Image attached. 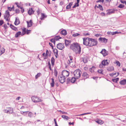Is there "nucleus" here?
<instances>
[{
	"mask_svg": "<svg viewBox=\"0 0 126 126\" xmlns=\"http://www.w3.org/2000/svg\"><path fill=\"white\" fill-rule=\"evenodd\" d=\"M70 48L75 52L76 54H80L81 51V48L79 44L77 43H74L71 45Z\"/></svg>",
	"mask_w": 126,
	"mask_h": 126,
	"instance_id": "1",
	"label": "nucleus"
},
{
	"mask_svg": "<svg viewBox=\"0 0 126 126\" xmlns=\"http://www.w3.org/2000/svg\"><path fill=\"white\" fill-rule=\"evenodd\" d=\"M89 39L90 40L89 46L92 47L96 46L97 45L98 42L96 39L91 38H89Z\"/></svg>",
	"mask_w": 126,
	"mask_h": 126,
	"instance_id": "2",
	"label": "nucleus"
},
{
	"mask_svg": "<svg viewBox=\"0 0 126 126\" xmlns=\"http://www.w3.org/2000/svg\"><path fill=\"white\" fill-rule=\"evenodd\" d=\"M81 73V72L79 69H77L75 70L74 72L75 78L77 79L79 78L80 77Z\"/></svg>",
	"mask_w": 126,
	"mask_h": 126,
	"instance_id": "3",
	"label": "nucleus"
},
{
	"mask_svg": "<svg viewBox=\"0 0 126 126\" xmlns=\"http://www.w3.org/2000/svg\"><path fill=\"white\" fill-rule=\"evenodd\" d=\"M109 61L107 60H103L101 62V63L99 65V67L100 68H102L103 65L105 66L108 65L109 63Z\"/></svg>",
	"mask_w": 126,
	"mask_h": 126,
	"instance_id": "4",
	"label": "nucleus"
},
{
	"mask_svg": "<svg viewBox=\"0 0 126 126\" xmlns=\"http://www.w3.org/2000/svg\"><path fill=\"white\" fill-rule=\"evenodd\" d=\"M32 99L33 102H41L42 100L38 97L36 96H33L32 97Z\"/></svg>",
	"mask_w": 126,
	"mask_h": 126,
	"instance_id": "5",
	"label": "nucleus"
},
{
	"mask_svg": "<svg viewBox=\"0 0 126 126\" xmlns=\"http://www.w3.org/2000/svg\"><path fill=\"white\" fill-rule=\"evenodd\" d=\"M89 38H83V44L86 46H89Z\"/></svg>",
	"mask_w": 126,
	"mask_h": 126,
	"instance_id": "6",
	"label": "nucleus"
},
{
	"mask_svg": "<svg viewBox=\"0 0 126 126\" xmlns=\"http://www.w3.org/2000/svg\"><path fill=\"white\" fill-rule=\"evenodd\" d=\"M69 73L68 71L66 70H64L62 73V75L64 77H67L69 76Z\"/></svg>",
	"mask_w": 126,
	"mask_h": 126,
	"instance_id": "7",
	"label": "nucleus"
},
{
	"mask_svg": "<svg viewBox=\"0 0 126 126\" xmlns=\"http://www.w3.org/2000/svg\"><path fill=\"white\" fill-rule=\"evenodd\" d=\"M57 47L58 49L61 50H63L64 47L63 44L60 43L57 44Z\"/></svg>",
	"mask_w": 126,
	"mask_h": 126,
	"instance_id": "8",
	"label": "nucleus"
},
{
	"mask_svg": "<svg viewBox=\"0 0 126 126\" xmlns=\"http://www.w3.org/2000/svg\"><path fill=\"white\" fill-rule=\"evenodd\" d=\"M59 79L60 82L62 83H63L65 81V77L62 75L59 77Z\"/></svg>",
	"mask_w": 126,
	"mask_h": 126,
	"instance_id": "9",
	"label": "nucleus"
},
{
	"mask_svg": "<svg viewBox=\"0 0 126 126\" xmlns=\"http://www.w3.org/2000/svg\"><path fill=\"white\" fill-rule=\"evenodd\" d=\"M67 63L68 65H69L70 66L72 67H74L75 66V63L73 61L70 62L69 60L67 62Z\"/></svg>",
	"mask_w": 126,
	"mask_h": 126,
	"instance_id": "10",
	"label": "nucleus"
},
{
	"mask_svg": "<svg viewBox=\"0 0 126 126\" xmlns=\"http://www.w3.org/2000/svg\"><path fill=\"white\" fill-rule=\"evenodd\" d=\"M99 41H100L102 43H106L107 42V39L105 38L100 37L98 39Z\"/></svg>",
	"mask_w": 126,
	"mask_h": 126,
	"instance_id": "11",
	"label": "nucleus"
},
{
	"mask_svg": "<svg viewBox=\"0 0 126 126\" xmlns=\"http://www.w3.org/2000/svg\"><path fill=\"white\" fill-rule=\"evenodd\" d=\"M82 76L83 79H85L88 77L89 75L87 74V73L84 72L82 74Z\"/></svg>",
	"mask_w": 126,
	"mask_h": 126,
	"instance_id": "12",
	"label": "nucleus"
},
{
	"mask_svg": "<svg viewBox=\"0 0 126 126\" xmlns=\"http://www.w3.org/2000/svg\"><path fill=\"white\" fill-rule=\"evenodd\" d=\"M100 53L103 54L104 56H105L108 54L107 52L106 51V50L105 49H102L100 52Z\"/></svg>",
	"mask_w": 126,
	"mask_h": 126,
	"instance_id": "13",
	"label": "nucleus"
},
{
	"mask_svg": "<svg viewBox=\"0 0 126 126\" xmlns=\"http://www.w3.org/2000/svg\"><path fill=\"white\" fill-rule=\"evenodd\" d=\"M28 112V111H25L23 112V113H28V116L30 118L32 117L33 115V113L31 112Z\"/></svg>",
	"mask_w": 126,
	"mask_h": 126,
	"instance_id": "14",
	"label": "nucleus"
},
{
	"mask_svg": "<svg viewBox=\"0 0 126 126\" xmlns=\"http://www.w3.org/2000/svg\"><path fill=\"white\" fill-rule=\"evenodd\" d=\"M115 10L113 9H110L108 10L107 12V14L110 15L114 13Z\"/></svg>",
	"mask_w": 126,
	"mask_h": 126,
	"instance_id": "15",
	"label": "nucleus"
},
{
	"mask_svg": "<svg viewBox=\"0 0 126 126\" xmlns=\"http://www.w3.org/2000/svg\"><path fill=\"white\" fill-rule=\"evenodd\" d=\"M27 27H31L32 25V20H30V21L29 22L28 21H27Z\"/></svg>",
	"mask_w": 126,
	"mask_h": 126,
	"instance_id": "16",
	"label": "nucleus"
},
{
	"mask_svg": "<svg viewBox=\"0 0 126 126\" xmlns=\"http://www.w3.org/2000/svg\"><path fill=\"white\" fill-rule=\"evenodd\" d=\"M4 112H6L7 113H8L9 114H11L13 112V110L12 109H11V108H9L8 109V110L6 111V110H4Z\"/></svg>",
	"mask_w": 126,
	"mask_h": 126,
	"instance_id": "17",
	"label": "nucleus"
},
{
	"mask_svg": "<svg viewBox=\"0 0 126 126\" xmlns=\"http://www.w3.org/2000/svg\"><path fill=\"white\" fill-rule=\"evenodd\" d=\"M60 33L62 35L65 36L67 34V32L65 30H63L61 31Z\"/></svg>",
	"mask_w": 126,
	"mask_h": 126,
	"instance_id": "18",
	"label": "nucleus"
},
{
	"mask_svg": "<svg viewBox=\"0 0 126 126\" xmlns=\"http://www.w3.org/2000/svg\"><path fill=\"white\" fill-rule=\"evenodd\" d=\"M34 12V11H33L32 8H30L28 11V13L29 15H31Z\"/></svg>",
	"mask_w": 126,
	"mask_h": 126,
	"instance_id": "19",
	"label": "nucleus"
},
{
	"mask_svg": "<svg viewBox=\"0 0 126 126\" xmlns=\"http://www.w3.org/2000/svg\"><path fill=\"white\" fill-rule=\"evenodd\" d=\"M20 23V22L19 19H17V18L16 17L15 21L14 23L15 25H17L19 24Z\"/></svg>",
	"mask_w": 126,
	"mask_h": 126,
	"instance_id": "20",
	"label": "nucleus"
},
{
	"mask_svg": "<svg viewBox=\"0 0 126 126\" xmlns=\"http://www.w3.org/2000/svg\"><path fill=\"white\" fill-rule=\"evenodd\" d=\"M5 14H6L4 16V18L9 17L10 15L9 12L8 10H7L6 11Z\"/></svg>",
	"mask_w": 126,
	"mask_h": 126,
	"instance_id": "21",
	"label": "nucleus"
},
{
	"mask_svg": "<svg viewBox=\"0 0 126 126\" xmlns=\"http://www.w3.org/2000/svg\"><path fill=\"white\" fill-rule=\"evenodd\" d=\"M122 85H124L126 83V79H124L120 81L119 82Z\"/></svg>",
	"mask_w": 126,
	"mask_h": 126,
	"instance_id": "22",
	"label": "nucleus"
},
{
	"mask_svg": "<svg viewBox=\"0 0 126 126\" xmlns=\"http://www.w3.org/2000/svg\"><path fill=\"white\" fill-rule=\"evenodd\" d=\"M65 46L67 47L69 45L70 43L71 42L70 41L68 40H65Z\"/></svg>",
	"mask_w": 126,
	"mask_h": 126,
	"instance_id": "23",
	"label": "nucleus"
},
{
	"mask_svg": "<svg viewBox=\"0 0 126 126\" xmlns=\"http://www.w3.org/2000/svg\"><path fill=\"white\" fill-rule=\"evenodd\" d=\"M95 69V67L94 66H93L91 68L89 69V71L92 73L94 72V70Z\"/></svg>",
	"mask_w": 126,
	"mask_h": 126,
	"instance_id": "24",
	"label": "nucleus"
},
{
	"mask_svg": "<svg viewBox=\"0 0 126 126\" xmlns=\"http://www.w3.org/2000/svg\"><path fill=\"white\" fill-rule=\"evenodd\" d=\"M55 60L53 57H52L51 59V65L52 66H53L54 64Z\"/></svg>",
	"mask_w": 126,
	"mask_h": 126,
	"instance_id": "25",
	"label": "nucleus"
},
{
	"mask_svg": "<svg viewBox=\"0 0 126 126\" xmlns=\"http://www.w3.org/2000/svg\"><path fill=\"white\" fill-rule=\"evenodd\" d=\"M10 26L11 28L13 30L15 31L17 30V28L16 27L12 25V24H11L10 25Z\"/></svg>",
	"mask_w": 126,
	"mask_h": 126,
	"instance_id": "26",
	"label": "nucleus"
},
{
	"mask_svg": "<svg viewBox=\"0 0 126 126\" xmlns=\"http://www.w3.org/2000/svg\"><path fill=\"white\" fill-rule=\"evenodd\" d=\"M21 34V32H18L15 34V36L16 38H17L18 37L19 35Z\"/></svg>",
	"mask_w": 126,
	"mask_h": 126,
	"instance_id": "27",
	"label": "nucleus"
},
{
	"mask_svg": "<svg viewBox=\"0 0 126 126\" xmlns=\"http://www.w3.org/2000/svg\"><path fill=\"white\" fill-rule=\"evenodd\" d=\"M114 69L113 67L111 66L108 67L107 69V70L108 71H111Z\"/></svg>",
	"mask_w": 126,
	"mask_h": 126,
	"instance_id": "28",
	"label": "nucleus"
},
{
	"mask_svg": "<svg viewBox=\"0 0 126 126\" xmlns=\"http://www.w3.org/2000/svg\"><path fill=\"white\" fill-rule=\"evenodd\" d=\"M51 79L52 80V81L50 83L51 86L52 87H53L54 86V79L53 78H52Z\"/></svg>",
	"mask_w": 126,
	"mask_h": 126,
	"instance_id": "29",
	"label": "nucleus"
},
{
	"mask_svg": "<svg viewBox=\"0 0 126 126\" xmlns=\"http://www.w3.org/2000/svg\"><path fill=\"white\" fill-rule=\"evenodd\" d=\"M76 79L75 77H72L71 78V82L72 83H74Z\"/></svg>",
	"mask_w": 126,
	"mask_h": 126,
	"instance_id": "30",
	"label": "nucleus"
},
{
	"mask_svg": "<svg viewBox=\"0 0 126 126\" xmlns=\"http://www.w3.org/2000/svg\"><path fill=\"white\" fill-rule=\"evenodd\" d=\"M62 117L64 119L66 120H67L69 118L68 117L65 115H62Z\"/></svg>",
	"mask_w": 126,
	"mask_h": 126,
	"instance_id": "31",
	"label": "nucleus"
},
{
	"mask_svg": "<svg viewBox=\"0 0 126 126\" xmlns=\"http://www.w3.org/2000/svg\"><path fill=\"white\" fill-rule=\"evenodd\" d=\"M103 70L102 69H99L97 71V72L102 75H103Z\"/></svg>",
	"mask_w": 126,
	"mask_h": 126,
	"instance_id": "32",
	"label": "nucleus"
},
{
	"mask_svg": "<svg viewBox=\"0 0 126 126\" xmlns=\"http://www.w3.org/2000/svg\"><path fill=\"white\" fill-rule=\"evenodd\" d=\"M96 122L97 123L100 124H102L103 123V122L100 120H97Z\"/></svg>",
	"mask_w": 126,
	"mask_h": 126,
	"instance_id": "33",
	"label": "nucleus"
},
{
	"mask_svg": "<svg viewBox=\"0 0 126 126\" xmlns=\"http://www.w3.org/2000/svg\"><path fill=\"white\" fill-rule=\"evenodd\" d=\"M81 59L85 63H86L87 62V60L86 58H81Z\"/></svg>",
	"mask_w": 126,
	"mask_h": 126,
	"instance_id": "34",
	"label": "nucleus"
},
{
	"mask_svg": "<svg viewBox=\"0 0 126 126\" xmlns=\"http://www.w3.org/2000/svg\"><path fill=\"white\" fill-rule=\"evenodd\" d=\"M61 38V37H60V36H55L54 38V39L56 41L58 40L59 39H60Z\"/></svg>",
	"mask_w": 126,
	"mask_h": 126,
	"instance_id": "35",
	"label": "nucleus"
},
{
	"mask_svg": "<svg viewBox=\"0 0 126 126\" xmlns=\"http://www.w3.org/2000/svg\"><path fill=\"white\" fill-rule=\"evenodd\" d=\"M119 79L118 78H117L116 79H112V81L116 83L118 81Z\"/></svg>",
	"mask_w": 126,
	"mask_h": 126,
	"instance_id": "36",
	"label": "nucleus"
},
{
	"mask_svg": "<svg viewBox=\"0 0 126 126\" xmlns=\"http://www.w3.org/2000/svg\"><path fill=\"white\" fill-rule=\"evenodd\" d=\"M97 8H99L101 11H103V9L102 6L101 5L99 4L98 5V6H97Z\"/></svg>",
	"mask_w": 126,
	"mask_h": 126,
	"instance_id": "37",
	"label": "nucleus"
},
{
	"mask_svg": "<svg viewBox=\"0 0 126 126\" xmlns=\"http://www.w3.org/2000/svg\"><path fill=\"white\" fill-rule=\"evenodd\" d=\"M41 17V20L43 19L46 17V16H45V14L43 13H42Z\"/></svg>",
	"mask_w": 126,
	"mask_h": 126,
	"instance_id": "38",
	"label": "nucleus"
},
{
	"mask_svg": "<svg viewBox=\"0 0 126 126\" xmlns=\"http://www.w3.org/2000/svg\"><path fill=\"white\" fill-rule=\"evenodd\" d=\"M54 75L56 77H57L58 74V72L57 70L56 69H55L54 71Z\"/></svg>",
	"mask_w": 126,
	"mask_h": 126,
	"instance_id": "39",
	"label": "nucleus"
},
{
	"mask_svg": "<svg viewBox=\"0 0 126 126\" xmlns=\"http://www.w3.org/2000/svg\"><path fill=\"white\" fill-rule=\"evenodd\" d=\"M41 74L40 73H38L35 76V79H37L38 78V77L41 75Z\"/></svg>",
	"mask_w": 126,
	"mask_h": 126,
	"instance_id": "40",
	"label": "nucleus"
},
{
	"mask_svg": "<svg viewBox=\"0 0 126 126\" xmlns=\"http://www.w3.org/2000/svg\"><path fill=\"white\" fill-rule=\"evenodd\" d=\"M80 35V34L78 33H76L73 34H72V36L74 37H75L77 36H78Z\"/></svg>",
	"mask_w": 126,
	"mask_h": 126,
	"instance_id": "41",
	"label": "nucleus"
},
{
	"mask_svg": "<svg viewBox=\"0 0 126 126\" xmlns=\"http://www.w3.org/2000/svg\"><path fill=\"white\" fill-rule=\"evenodd\" d=\"M53 52L54 54H58V50L56 49H54L53 50Z\"/></svg>",
	"mask_w": 126,
	"mask_h": 126,
	"instance_id": "42",
	"label": "nucleus"
},
{
	"mask_svg": "<svg viewBox=\"0 0 126 126\" xmlns=\"http://www.w3.org/2000/svg\"><path fill=\"white\" fill-rule=\"evenodd\" d=\"M71 78H69L67 79V83H69V82H71Z\"/></svg>",
	"mask_w": 126,
	"mask_h": 126,
	"instance_id": "43",
	"label": "nucleus"
},
{
	"mask_svg": "<svg viewBox=\"0 0 126 126\" xmlns=\"http://www.w3.org/2000/svg\"><path fill=\"white\" fill-rule=\"evenodd\" d=\"M55 40L54 39H51L50 41L52 43H53V44L55 45Z\"/></svg>",
	"mask_w": 126,
	"mask_h": 126,
	"instance_id": "44",
	"label": "nucleus"
},
{
	"mask_svg": "<svg viewBox=\"0 0 126 126\" xmlns=\"http://www.w3.org/2000/svg\"><path fill=\"white\" fill-rule=\"evenodd\" d=\"M73 58L71 56H70L68 59V61L69 60L70 61V62L72 61L73 60Z\"/></svg>",
	"mask_w": 126,
	"mask_h": 126,
	"instance_id": "45",
	"label": "nucleus"
},
{
	"mask_svg": "<svg viewBox=\"0 0 126 126\" xmlns=\"http://www.w3.org/2000/svg\"><path fill=\"white\" fill-rule=\"evenodd\" d=\"M79 5V3H75V5L73 6V8H75L76 7H78Z\"/></svg>",
	"mask_w": 126,
	"mask_h": 126,
	"instance_id": "46",
	"label": "nucleus"
},
{
	"mask_svg": "<svg viewBox=\"0 0 126 126\" xmlns=\"http://www.w3.org/2000/svg\"><path fill=\"white\" fill-rule=\"evenodd\" d=\"M2 50H1L0 51V53H1L2 54L4 52L5 49L4 48H3L2 49Z\"/></svg>",
	"mask_w": 126,
	"mask_h": 126,
	"instance_id": "47",
	"label": "nucleus"
},
{
	"mask_svg": "<svg viewBox=\"0 0 126 126\" xmlns=\"http://www.w3.org/2000/svg\"><path fill=\"white\" fill-rule=\"evenodd\" d=\"M90 34L89 33H84L83 34V35L84 36H89L90 35Z\"/></svg>",
	"mask_w": 126,
	"mask_h": 126,
	"instance_id": "48",
	"label": "nucleus"
},
{
	"mask_svg": "<svg viewBox=\"0 0 126 126\" xmlns=\"http://www.w3.org/2000/svg\"><path fill=\"white\" fill-rule=\"evenodd\" d=\"M51 53H50L47 50L46 51V56H47L49 54V56H50Z\"/></svg>",
	"mask_w": 126,
	"mask_h": 126,
	"instance_id": "49",
	"label": "nucleus"
},
{
	"mask_svg": "<svg viewBox=\"0 0 126 126\" xmlns=\"http://www.w3.org/2000/svg\"><path fill=\"white\" fill-rule=\"evenodd\" d=\"M124 5L122 4H120L119 6H118V7L119 8H123L124 7Z\"/></svg>",
	"mask_w": 126,
	"mask_h": 126,
	"instance_id": "50",
	"label": "nucleus"
},
{
	"mask_svg": "<svg viewBox=\"0 0 126 126\" xmlns=\"http://www.w3.org/2000/svg\"><path fill=\"white\" fill-rule=\"evenodd\" d=\"M21 10V12H22V13H23L24 11V9L22 7H21L20 8Z\"/></svg>",
	"mask_w": 126,
	"mask_h": 126,
	"instance_id": "51",
	"label": "nucleus"
},
{
	"mask_svg": "<svg viewBox=\"0 0 126 126\" xmlns=\"http://www.w3.org/2000/svg\"><path fill=\"white\" fill-rule=\"evenodd\" d=\"M116 63L117 65H118L119 66H120V63L118 61H117L116 62Z\"/></svg>",
	"mask_w": 126,
	"mask_h": 126,
	"instance_id": "52",
	"label": "nucleus"
},
{
	"mask_svg": "<svg viewBox=\"0 0 126 126\" xmlns=\"http://www.w3.org/2000/svg\"><path fill=\"white\" fill-rule=\"evenodd\" d=\"M15 11L16 13L18 14L19 13L20 10L18 9H16L15 10Z\"/></svg>",
	"mask_w": 126,
	"mask_h": 126,
	"instance_id": "53",
	"label": "nucleus"
},
{
	"mask_svg": "<svg viewBox=\"0 0 126 126\" xmlns=\"http://www.w3.org/2000/svg\"><path fill=\"white\" fill-rule=\"evenodd\" d=\"M54 123H55V126H58L57 125V122L56 121V120L55 119H54Z\"/></svg>",
	"mask_w": 126,
	"mask_h": 126,
	"instance_id": "54",
	"label": "nucleus"
},
{
	"mask_svg": "<svg viewBox=\"0 0 126 126\" xmlns=\"http://www.w3.org/2000/svg\"><path fill=\"white\" fill-rule=\"evenodd\" d=\"M104 0H98L96 1V2L97 3L99 2H102L103 3L104 2Z\"/></svg>",
	"mask_w": 126,
	"mask_h": 126,
	"instance_id": "55",
	"label": "nucleus"
},
{
	"mask_svg": "<svg viewBox=\"0 0 126 126\" xmlns=\"http://www.w3.org/2000/svg\"><path fill=\"white\" fill-rule=\"evenodd\" d=\"M4 23L3 21V20H0V26H1Z\"/></svg>",
	"mask_w": 126,
	"mask_h": 126,
	"instance_id": "56",
	"label": "nucleus"
},
{
	"mask_svg": "<svg viewBox=\"0 0 126 126\" xmlns=\"http://www.w3.org/2000/svg\"><path fill=\"white\" fill-rule=\"evenodd\" d=\"M118 33V32H117V31L115 32H113L112 33V35H113L115 34H117V33Z\"/></svg>",
	"mask_w": 126,
	"mask_h": 126,
	"instance_id": "57",
	"label": "nucleus"
},
{
	"mask_svg": "<svg viewBox=\"0 0 126 126\" xmlns=\"http://www.w3.org/2000/svg\"><path fill=\"white\" fill-rule=\"evenodd\" d=\"M7 8L8 9V10L10 11H12V10L11 8L10 7H9L8 6L7 7Z\"/></svg>",
	"mask_w": 126,
	"mask_h": 126,
	"instance_id": "58",
	"label": "nucleus"
},
{
	"mask_svg": "<svg viewBox=\"0 0 126 126\" xmlns=\"http://www.w3.org/2000/svg\"><path fill=\"white\" fill-rule=\"evenodd\" d=\"M3 27H4V29H6L7 28V26L6 24H4V25Z\"/></svg>",
	"mask_w": 126,
	"mask_h": 126,
	"instance_id": "59",
	"label": "nucleus"
},
{
	"mask_svg": "<svg viewBox=\"0 0 126 126\" xmlns=\"http://www.w3.org/2000/svg\"><path fill=\"white\" fill-rule=\"evenodd\" d=\"M30 31H31V30H27L26 32L27 34H28L29 33H30V32H30Z\"/></svg>",
	"mask_w": 126,
	"mask_h": 126,
	"instance_id": "60",
	"label": "nucleus"
},
{
	"mask_svg": "<svg viewBox=\"0 0 126 126\" xmlns=\"http://www.w3.org/2000/svg\"><path fill=\"white\" fill-rule=\"evenodd\" d=\"M71 7L70 6L68 5L66 7V9H69Z\"/></svg>",
	"mask_w": 126,
	"mask_h": 126,
	"instance_id": "61",
	"label": "nucleus"
},
{
	"mask_svg": "<svg viewBox=\"0 0 126 126\" xmlns=\"http://www.w3.org/2000/svg\"><path fill=\"white\" fill-rule=\"evenodd\" d=\"M15 4L17 5V6L19 8H20L21 7L20 6H19L18 5V3L17 2H16Z\"/></svg>",
	"mask_w": 126,
	"mask_h": 126,
	"instance_id": "62",
	"label": "nucleus"
},
{
	"mask_svg": "<svg viewBox=\"0 0 126 126\" xmlns=\"http://www.w3.org/2000/svg\"><path fill=\"white\" fill-rule=\"evenodd\" d=\"M73 2H71L68 5L70 6L71 7V6L73 4Z\"/></svg>",
	"mask_w": 126,
	"mask_h": 126,
	"instance_id": "63",
	"label": "nucleus"
},
{
	"mask_svg": "<svg viewBox=\"0 0 126 126\" xmlns=\"http://www.w3.org/2000/svg\"><path fill=\"white\" fill-rule=\"evenodd\" d=\"M100 34H95V36L96 37H98L100 36Z\"/></svg>",
	"mask_w": 126,
	"mask_h": 126,
	"instance_id": "64",
	"label": "nucleus"
}]
</instances>
